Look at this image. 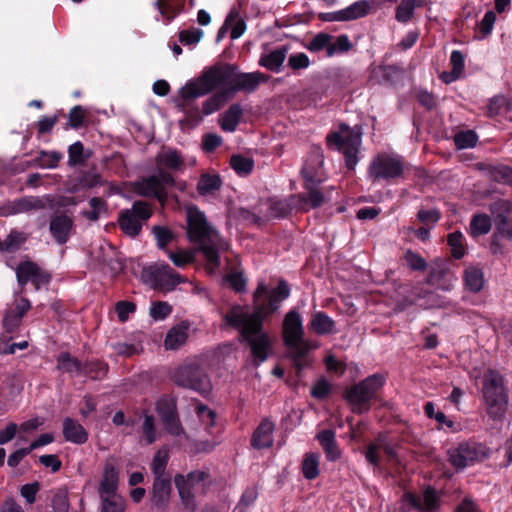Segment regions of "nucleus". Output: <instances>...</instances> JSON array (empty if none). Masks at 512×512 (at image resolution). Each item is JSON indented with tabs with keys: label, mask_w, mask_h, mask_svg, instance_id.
<instances>
[{
	"label": "nucleus",
	"mask_w": 512,
	"mask_h": 512,
	"mask_svg": "<svg viewBox=\"0 0 512 512\" xmlns=\"http://www.w3.org/2000/svg\"><path fill=\"white\" fill-rule=\"evenodd\" d=\"M223 87L230 98L239 92H251L256 88V72L240 73L234 64H215L180 88L176 107L184 113V121L190 126L201 122V114L195 100Z\"/></svg>",
	"instance_id": "obj_1"
},
{
	"label": "nucleus",
	"mask_w": 512,
	"mask_h": 512,
	"mask_svg": "<svg viewBox=\"0 0 512 512\" xmlns=\"http://www.w3.org/2000/svg\"><path fill=\"white\" fill-rule=\"evenodd\" d=\"M186 234L195 251L203 255L210 272L220 267V251L225 242L218 230L208 221L205 213L196 205L186 209Z\"/></svg>",
	"instance_id": "obj_2"
},
{
	"label": "nucleus",
	"mask_w": 512,
	"mask_h": 512,
	"mask_svg": "<svg viewBox=\"0 0 512 512\" xmlns=\"http://www.w3.org/2000/svg\"><path fill=\"white\" fill-rule=\"evenodd\" d=\"M289 295L290 289L284 280H280L278 286L271 289L258 284V362L268 358L273 344V338L261 330V322L276 312Z\"/></svg>",
	"instance_id": "obj_3"
},
{
	"label": "nucleus",
	"mask_w": 512,
	"mask_h": 512,
	"mask_svg": "<svg viewBox=\"0 0 512 512\" xmlns=\"http://www.w3.org/2000/svg\"><path fill=\"white\" fill-rule=\"evenodd\" d=\"M283 338L289 357L299 373L309 365L307 357L316 344L304 339V328L301 315L296 310L289 311L283 321Z\"/></svg>",
	"instance_id": "obj_4"
},
{
	"label": "nucleus",
	"mask_w": 512,
	"mask_h": 512,
	"mask_svg": "<svg viewBox=\"0 0 512 512\" xmlns=\"http://www.w3.org/2000/svg\"><path fill=\"white\" fill-rule=\"evenodd\" d=\"M226 325L239 332V341L245 343L250 350L248 363L256 366V307L252 312L241 305H234L223 316Z\"/></svg>",
	"instance_id": "obj_5"
},
{
	"label": "nucleus",
	"mask_w": 512,
	"mask_h": 512,
	"mask_svg": "<svg viewBox=\"0 0 512 512\" xmlns=\"http://www.w3.org/2000/svg\"><path fill=\"white\" fill-rule=\"evenodd\" d=\"M482 394L488 416L493 421H502L508 408V394L498 372L488 370L484 373Z\"/></svg>",
	"instance_id": "obj_6"
},
{
	"label": "nucleus",
	"mask_w": 512,
	"mask_h": 512,
	"mask_svg": "<svg viewBox=\"0 0 512 512\" xmlns=\"http://www.w3.org/2000/svg\"><path fill=\"white\" fill-rule=\"evenodd\" d=\"M326 140L329 148L343 154L347 168L354 170L359 161L358 155L362 144L361 128H350L346 124H341L338 131L327 135Z\"/></svg>",
	"instance_id": "obj_7"
},
{
	"label": "nucleus",
	"mask_w": 512,
	"mask_h": 512,
	"mask_svg": "<svg viewBox=\"0 0 512 512\" xmlns=\"http://www.w3.org/2000/svg\"><path fill=\"white\" fill-rule=\"evenodd\" d=\"M171 380L179 387L191 389L207 398L212 391V384L206 371L195 362H185L171 373Z\"/></svg>",
	"instance_id": "obj_8"
},
{
	"label": "nucleus",
	"mask_w": 512,
	"mask_h": 512,
	"mask_svg": "<svg viewBox=\"0 0 512 512\" xmlns=\"http://www.w3.org/2000/svg\"><path fill=\"white\" fill-rule=\"evenodd\" d=\"M141 279L154 290L164 292H171L177 285L187 281L166 262H156L144 267L141 271Z\"/></svg>",
	"instance_id": "obj_9"
},
{
	"label": "nucleus",
	"mask_w": 512,
	"mask_h": 512,
	"mask_svg": "<svg viewBox=\"0 0 512 512\" xmlns=\"http://www.w3.org/2000/svg\"><path fill=\"white\" fill-rule=\"evenodd\" d=\"M152 215L153 209L148 202L136 200L130 209H123L119 212L117 222L126 236L135 238L141 233L143 224Z\"/></svg>",
	"instance_id": "obj_10"
},
{
	"label": "nucleus",
	"mask_w": 512,
	"mask_h": 512,
	"mask_svg": "<svg viewBox=\"0 0 512 512\" xmlns=\"http://www.w3.org/2000/svg\"><path fill=\"white\" fill-rule=\"evenodd\" d=\"M383 384L384 377L374 374L352 386L346 393V399L353 406V412L363 413L368 411L370 400Z\"/></svg>",
	"instance_id": "obj_11"
},
{
	"label": "nucleus",
	"mask_w": 512,
	"mask_h": 512,
	"mask_svg": "<svg viewBox=\"0 0 512 512\" xmlns=\"http://www.w3.org/2000/svg\"><path fill=\"white\" fill-rule=\"evenodd\" d=\"M405 163L398 155L378 154L369 164L368 176L372 181L399 178L405 171Z\"/></svg>",
	"instance_id": "obj_12"
},
{
	"label": "nucleus",
	"mask_w": 512,
	"mask_h": 512,
	"mask_svg": "<svg viewBox=\"0 0 512 512\" xmlns=\"http://www.w3.org/2000/svg\"><path fill=\"white\" fill-rule=\"evenodd\" d=\"M487 455L486 447L475 442H462L448 450L450 464L459 470L484 460Z\"/></svg>",
	"instance_id": "obj_13"
},
{
	"label": "nucleus",
	"mask_w": 512,
	"mask_h": 512,
	"mask_svg": "<svg viewBox=\"0 0 512 512\" xmlns=\"http://www.w3.org/2000/svg\"><path fill=\"white\" fill-rule=\"evenodd\" d=\"M155 410L167 433L174 437L185 434L177 409V397L162 395L156 402Z\"/></svg>",
	"instance_id": "obj_14"
},
{
	"label": "nucleus",
	"mask_w": 512,
	"mask_h": 512,
	"mask_svg": "<svg viewBox=\"0 0 512 512\" xmlns=\"http://www.w3.org/2000/svg\"><path fill=\"white\" fill-rule=\"evenodd\" d=\"M304 189L306 193L292 196L294 207L298 211L306 212L310 208L320 207L325 202V194L317 188L315 179H318L317 172H309L308 169L303 170Z\"/></svg>",
	"instance_id": "obj_15"
},
{
	"label": "nucleus",
	"mask_w": 512,
	"mask_h": 512,
	"mask_svg": "<svg viewBox=\"0 0 512 512\" xmlns=\"http://www.w3.org/2000/svg\"><path fill=\"white\" fill-rule=\"evenodd\" d=\"M403 509H417L422 512H432L438 508L439 496L433 488H427L421 496L406 493L402 499Z\"/></svg>",
	"instance_id": "obj_16"
},
{
	"label": "nucleus",
	"mask_w": 512,
	"mask_h": 512,
	"mask_svg": "<svg viewBox=\"0 0 512 512\" xmlns=\"http://www.w3.org/2000/svg\"><path fill=\"white\" fill-rule=\"evenodd\" d=\"M133 190L139 196L156 199L162 206L168 201L167 190L159 189L158 179L154 175L142 177L134 182Z\"/></svg>",
	"instance_id": "obj_17"
},
{
	"label": "nucleus",
	"mask_w": 512,
	"mask_h": 512,
	"mask_svg": "<svg viewBox=\"0 0 512 512\" xmlns=\"http://www.w3.org/2000/svg\"><path fill=\"white\" fill-rule=\"evenodd\" d=\"M30 308L31 303L27 298L17 299L14 307L7 310L4 316L3 327L5 331L9 334L15 333L21 325L22 318Z\"/></svg>",
	"instance_id": "obj_18"
},
{
	"label": "nucleus",
	"mask_w": 512,
	"mask_h": 512,
	"mask_svg": "<svg viewBox=\"0 0 512 512\" xmlns=\"http://www.w3.org/2000/svg\"><path fill=\"white\" fill-rule=\"evenodd\" d=\"M73 220L65 213L55 214L50 219L49 230L53 239L60 245H64L70 238L73 229Z\"/></svg>",
	"instance_id": "obj_19"
},
{
	"label": "nucleus",
	"mask_w": 512,
	"mask_h": 512,
	"mask_svg": "<svg viewBox=\"0 0 512 512\" xmlns=\"http://www.w3.org/2000/svg\"><path fill=\"white\" fill-rule=\"evenodd\" d=\"M171 490L172 486L170 477H155L151 497L153 506L157 507L159 510H163L168 503Z\"/></svg>",
	"instance_id": "obj_20"
},
{
	"label": "nucleus",
	"mask_w": 512,
	"mask_h": 512,
	"mask_svg": "<svg viewBox=\"0 0 512 512\" xmlns=\"http://www.w3.org/2000/svg\"><path fill=\"white\" fill-rule=\"evenodd\" d=\"M62 426L63 437L66 441L77 445L85 444L88 441L89 434L87 430L77 420L66 417Z\"/></svg>",
	"instance_id": "obj_21"
},
{
	"label": "nucleus",
	"mask_w": 512,
	"mask_h": 512,
	"mask_svg": "<svg viewBox=\"0 0 512 512\" xmlns=\"http://www.w3.org/2000/svg\"><path fill=\"white\" fill-rule=\"evenodd\" d=\"M119 471L112 463H106L103 476L99 486V495L101 497L118 495Z\"/></svg>",
	"instance_id": "obj_22"
},
{
	"label": "nucleus",
	"mask_w": 512,
	"mask_h": 512,
	"mask_svg": "<svg viewBox=\"0 0 512 512\" xmlns=\"http://www.w3.org/2000/svg\"><path fill=\"white\" fill-rule=\"evenodd\" d=\"M370 6L366 1H358L349 7L334 12L330 15V21H349L365 16Z\"/></svg>",
	"instance_id": "obj_23"
},
{
	"label": "nucleus",
	"mask_w": 512,
	"mask_h": 512,
	"mask_svg": "<svg viewBox=\"0 0 512 512\" xmlns=\"http://www.w3.org/2000/svg\"><path fill=\"white\" fill-rule=\"evenodd\" d=\"M189 323L181 322L173 326L166 334L164 346L167 350H176L186 343L188 339Z\"/></svg>",
	"instance_id": "obj_24"
},
{
	"label": "nucleus",
	"mask_w": 512,
	"mask_h": 512,
	"mask_svg": "<svg viewBox=\"0 0 512 512\" xmlns=\"http://www.w3.org/2000/svg\"><path fill=\"white\" fill-rule=\"evenodd\" d=\"M316 438L322 446L329 461H336L339 459L341 453L337 446L335 432L333 430H322L316 435Z\"/></svg>",
	"instance_id": "obj_25"
},
{
	"label": "nucleus",
	"mask_w": 512,
	"mask_h": 512,
	"mask_svg": "<svg viewBox=\"0 0 512 512\" xmlns=\"http://www.w3.org/2000/svg\"><path fill=\"white\" fill-rule=\"evenodd\" d=\"M185 2L186 0H156L154 5L166 22L170 23L184 10Z\"/></svg>",
	"instance_id": "obj_26"
},
{
	"label": "nucleus",
	"mask_w": 512,
	"mask_h": 512,
	"mask_svg": "<svg viewBox=\"0 0 512 512\" xmlns=\"http://www.w3.org/2000/svg\"><path fill=\"white\" fill-rule=\"evenodd\" d=\"M219 88L220 90L218 92L214 93L206 101H204L202 109L198 107L201 114V120L203 119L204 115H210L221 109L230 99V96L225 91V89L223 87Z\"/></svg>",
	"instance_id": "obj_27"
},
{
	"label": "nucleus",
	"mask_w": 512,
	"mask_h": 512,
	"mask_svg": "<svg viewBox=\"0 0 512 512\" xmlns=\"http://www.w3.org/2000/svg\"><path fill=\"white\" fill-rule=\"evenodd\" d=\"M464 284L471 292H479L485 283L484 274L481 268L470 265L464 270Z\"/></svg>",
	"instance_id": "obj_28"
},
{
	"label": "nucleus",
	"mask_w": 512,
	"mask_h": 512,
	"mask_svg": "<svg viewBox=\"0 0 512 512\" xmlns=\"http://www.w3.org/2000/svg\"><path fill=\"white\" fill-rule=\"evenodd\" d=\"M91 156L90 151H85L81 141H76L68 147V166L78 167L86 165Z\"/></svg>",
	"instance_id": "obj_29"
},
{
	"label": "nucleus",
	"mask_w": 512,
	"mask_h": 512,
	"mask_svg": "<svg viewBox=\"0 0 512 512\" xmlns=\"http://www.w3.org/2000/svg\"><path fill=\"white\" fill-rule=\"evenodd\" d=\"M311 329L318 335L335 332V322L324 312H316L311 319Z\"/></svg>",
	"instance_id": "obj_30"
},
{
	"label": "nucleus",
	"mask_w": 512,
	"mask_h": 512,
	"mask_svg": "<svg viewBox=\"0 0 512 512\" xmlns=\"http://www.w3.org/2000/svg\"><path fill=\"white\" fill-rule=\"evenodd\" d=\"M39 269L40 266L31 260L20 262L16 268L18 284L24 288L29 281L32 282Z\"/></svg>",
	"instance_id": "obj_31"
},
{
	"label": "nucleus",
	"mask_w": 512,
	"mask_h": 512,
	"mask_svg": "<svg viewBox=\"0 0 512 512\" xmlns=\"http://www.w3.org/2000/svg\"><path fill=\"white\" fill-rule=\"evenodd\" d=\"M221 186L222 179L218 174L204 173L197 183V191L200 195L205 196L220 190Z\"/></svg>",
	"instance_id": "obj_32"
},
{
	"label": "nucleus",
	"mask_w": 512,
	"mask_h": 512,
	"mask_svg": "<svg viewBox=\"0 0 512 512\" xmlns=\"http://www.w3.org/2000/svg\"><path fill=\"white\" fill-rule=\"evenodd\" d=\"M82 374L88 376L92 380H102L109 370V366L102 360H90L82 364Z\"/></svg>",
	"instance_id": "obj_33"
},
{
	"label": "nucleus",
	"mask_w": 512,
	"mask_h": 512,
	"mask_svg": "<svg viewBox=\"0 0 512 512\" xmlns=\"http://www.w3.org/2000/svg\"><path fill=\"white\" fill-rule=\"evenodd\" d=\"M174 483L176 488L178 489L179 496L184 507L190 512H194L196 510V503L194 500V495L192 493L191 487L184 486L183 475L177 474L174 477Z\"/></svg>",
	"instance_id": "obj_34"
},
{
	"label": "nucleus",
	"mask_w": 512,
	"mask_h": 512,
	"mask_svg": "<svg viewBox=\"0 0 512 512\" xmlns=\"http://www.w3.org/2000/svg\"><path fill=\"white\" fill-rule=\"evenodd\" d=\"M156 162L159 166L168 168L170 170H178L184 165L183 158L175 149H169L163 153L158 154L156 157Z\"/></svg>",
	"instance_id": "obj_35"
},
{
	"label": "nucleus",
	"mask_w": 512,
	"mask_h": 512,
	"mask_svg": "<svg viewBox=\"0 0 512 512\" xmlns=\"http://www.w3.org/2000/svg\"><path fill=\"white\" fill-rule=\"evenodd\" d=\"M45 208V200L38 196H25L15 201V213H27Z\"/></svg>",
	"instance_id": "obj_36"
},
{
	"label": "nucleus",
	"mask_w": 512,
	"mask_h": 512,
	"mask_svg": "<svg viewBox=\"0 0 512 512\" xmlns=\"http://www.w3.org/2000/svg\"><path fill=\"white\" fill-rule=\"evenodd\" d=\"M62 158L63 154L58 151L40 150L33 162L40 168L54 169Z\"/></svg>",
	"instance_id": "obj_37"
},
{
	"label": "nucleus",
	"mask_w": 512,
	"mask_h": 512,
	"mask_svg": "<svg viewBox=\"0 0 512 512\" xmlns=\"http://www.w3.org/2000/svg\"><path fill=\"white\" fill-rule=\"evenodd\" d=\"M286 54L285 47L273 50L268 55L262 56L260 64L271 71L278 72L285 61Z\"/></svg>",
	"instance_id": "obj_38"
},
{
	"label": "nucleus",
	"mask_w": 512,
	"mask_h": 512,
	"mask_svg": "<svg viewBox=\"0 0 512 512\" xmlns=\"http://www.w3.org/2000/svg\"><path fill=\"white\" fill-rule=\"evenodd\" d=\"M28 239L25 232L13 229L7 237L1 242L0 250L5 252H14L18 250Z\"/></svg>",
	"instance_id": "obj_39"
},
{
	"label": "nucleus",
	"mask_w": 512,
	"mask_h": 512,
	"mask_svg": "<svg viewBox=\"0 0 512 512\" xmlns=\"http://www.w3.org/2000/svg\"><path fill=\"white\" fill-rule=\"evenodd\" d=\"M82 362L69 352H61L57 357V369L63 373L82 372Z\"/></svg>",
	"instance_id": "obj_40"
},
{
	"label": "nucleus",
	"mask_w": 512,
	"mask_h": 512,
	"mask_svg": "<svg viewBox=\"0 0 512 512\" xmlns=\"http://www.w3.org/2000/svg\"><path fill=\"white\" fill-rule=\"evenodd\" d=\"M319 462V454L314 452L305 454L301 467L305 479L313 480L318 477L320 473Z\"/></svg>",
	"instance_id": "obj_41"
},
{
	"label": "nucleus",
	"mask_w": 512,
	"mask_h": 512,
	"mask_svg": "<svg viewBox=\"0 0 512 512\" xmlns=\"http://www.w3.org/2000/svg\"><path fill=\"white\" fill-rule=\"evenodd\" d=\"M242 114V109L239 104H232L225 112L224 117L220 122L221 129L227 132H233Z\"/></svg>",
	"instance_id": "obj_42"
},
{
	"label": "nucleus",
	"mask_w": 512,
	"mask_h": 512,
	"mask_svg": "<svg viewBox=\"0 0 512 512\" xmlns=\"http://www.w3.org/2000/svg\"><path fill=\"white\" fill-rule=\"evenodd\" d=\"M450 64L452 66V73H443L441 79L445 83H450L456 80L464 70V55L458 50H454L450 56Z\"/></svg>",
	"instance_id": "obj_43"
},
{
	"label": "nucleus",
	"mask_w": 512,
	"mask_h": 512,
	"mask_svg": "<svg viewBox=\"0 0 512 512\" xmlns=\"http://www.w3.org/2000/svg\"><path fill=\"white\" fill-rule=\"evenodd\" d=\"M322 165H323L322 152L319 148H316L310 153L308 160L305 162L304 166L301 169V174L303 175V170L306 168L311 173L317 172L318 179H315V184H319L320 182L323 181Z\"/></svg>",
	"instance_id": "obj_44"
},
{
	"label": "nucleus",
	"mask_w": 512,
	"mask_h": 512,
	"mask_svg": "<svg viewBox=\"0 0 512 512\" xmlns=\"http://www.w3.org/2000/svg\"><path fill=\"white\" fill-rule=\"evenodd\" d=\"M152 233L155 236L157 247L167 253L168 245L176 239L175 233L170 228L159 225L152 228Z\"/></svg>",
	"instance_id": "obj_45"
},
{
	"label": "nucleus",
	"mask_w": 512,
	"mask_h": 512,
	"mask_svg": "<svg viewBox=\"0 0 512 512\" xmlns=\"http://www.w3.org/2000/svg\"><path fill=\"white\" fill-rule=\"evenodd\" d=\"M273 431L274 424L268 419H263L258 425V449L272 446Z\"/></svg>",
	"instance_id": "obj_46"
},
{
	"label": "nucleus",
	"mask_w": 512,
	"mask_h": 512,
	"mask_svg": "<svg viewBox=\"0 0 512 512\" xmlns=\"http://www.w3.org/2000/svg\"><path fill=\"white\" fill-rule=\"evenodd\" d=\"M230 166L239 176L245 177L253 171L254 161L251 158L236 154L231 156Z\"/></svg>",
	"instance_id": "obj_47"
},
{
	"label": "nucleus",
	"mask_w": 512,
	"mask_h": 512,
	"mask_svg": "<svg viewBox=\"0 0 512 512\" xmlns=\"http://www.w3.org/2000/svg\"><path fill=\"white\" fill-rule=\"evenodd\" d=\"M423 0H401L396 9V19L399 22H408L416 7L422 6Z\"/></svg>",
	"instance_id": "obj_48"
},
{
	"label": "nucleus",
	"mask_w": 512,
	"mask_h": 512,
	"mask_svg": "<svg viewBox=\"0 0 512 512\" xmlns=\"http://www.w3.org/2000/svg\"><path fill=\"white\" fill-rule=\"evenodd\" d=\"M89 205L91 210L83 211L82 216L92 222L98 221L100 214L107 211V202L101 197L90 198Z\"/></svg>",
	"instance_id": "obj_49"
},
{
	"label": "nucleus",
	"mask_w": 512,
	"mask_h": 512,
	"mask_svg": "<svg viewBox=\"0 0 512 512\" xmlns=\"http://www.w3.org/2000/svg\"><path fill=\"white\" fill-rule=\"evenodd\" d=\"M269 216L278 218L284 217L290 213L292 209H295L292 201V196L289 200H271L269 201Z\"/></svg>",
	"instance_id": "obj_50"
},
{
	"label": "nucleus",
	"mask_w": 512,
	"mask_h": 512,
	"mask_svg": "<svg viewBox=\"0 0 512 512\" xmlns=\"http://www.w3.org/2000/svg\"><path fill=\"white\" fill-rule=\"evenodd\" d=\"M491 229L490 217L485 214L475 215L470 223V230L473 236L487 234Z\"/></svg>",
	"instance_id": "obj_51"
},
{
	"label": "nucleus",
	"mask_w": 512,
	"mask_h": 512,
	"mask_svg": "<svg viewBox=\"0 0 512 512\" xmlns=\"http://www.w3.org/2000/svg\"><path fill=\"white\" fill-rule=\"evenodd\" d=\"M142 438L147 445L153 444L157 439V430L155 426V418L153 415L145 413L142 424Z\"/></svg>",
	"instance_id": "obj_52"
},
{
	"label": "nucleus",
	"mask_w": 512,
	"mask_h": 512,
	"mask_svg": "<svg viewBox=\"0 0 512 512\" xmlns=\"http://www.w3.org/2000/svg\"><path fill=\"white\" fill-rule=\"evenodd\" d=\"M101 512H124L125 499L120 495L101 497Z\"/></svg>",
	"instance_id": "obj_53"
},
{
	"label": "nucleus",
	"mask_w": 512,
	"mask_h": 512,
	"mask_svg": "<svg viewBox=\"0 0 512 512\" xmlns=\"http://www.w3.org/2000/svg\"><path fill=\"white\" fill-rule=\"evenodd\" d=\"M447 241L454 258L460 259L465 255L464 236L461 232L455 231L450 233Z\"/></svg>",
	"instance_id": "obj_54"
},
{
	"label": "nucleus",
	"mask_w": 512,
	"mask_h": 512,
	"mask_svg": "<svg viewBox=\"0 0 512 512\" xmlns=\"http://www.w3.org/2000/svg\"><path fill=\"white\" fill-rule=\"evenodd\" d=\"M496 22V14L494 11H487L482 18V20L478 24L477 32L479 33L476 36L478 39H484L488 37L493 30L494 24Z\"/></svg>",
	"instance_id": "obj_55"
},
{
	"label": "nucleus",
	"mask_w": 512,
	"mask_h": 512,
	"mask_svg": "<svg viewBox=\"0 0 512 512\" xmlns=\"http://www.w3.org/2000/svg\"><path fill=\"white\" fill-rule=\"evenodd\" d=\"M478 137L472 130L461 131L454 136V142L458 149L472 148L477 144Z\"/></svg>",
	"instance_id": "obj_56"
},
{
	"label": "nucleus",
	"mask_w": 512,
	"mask_h": 512,
	"mask_svg": "<svg viewBox=\"0 0 512 512\" xmlns=\"http://www.w3.org/2000/svg\"><path fill=\"white\" fill-rule=\"evenodd\" d=\"M85 119V110L82 106L76 105L72 107L68 113V122L65 126V129L72 128V129H79L83 126Z\"/></svg>",
	"instance_id": "obj_57"
},
{
	"label": "nucleus",
	"mask_w": 512,
	"mask_h": 512,
	"mask_svg": "<svg viewBox=\"0 0 512 512\" xmlns=\"http://www.w3.org/2000/svg\"><path fill=\"white\" fill-rule=\"evenodd\" d=\"M223 282L232 288L236 293L244 292L246 289V279L240 272H232L224 276Z\"/></svg>",
	"instance_id": "obj_58"
},
{
	"label": "nucleus",
	"mask_w": 512,
	"mask_h": 512,
	"mask_svg": "<svg viewBox=\"0 0 512 512\" xmlns=\"http://www.w3.org/2000/svg\"><path fill=\"white\" fill-rule=\"evenodd\" d=\"M172 306L165 301H156L152 303L150 316L156 320H164L172 313Z\"/></svg>",
	"instance_id": "obj_59"
},
{
	"label": "nucleus",
	"mask_w": 512,
	"mask_h": 512,
	"mask_svg": "<svg viewBox=\"0 0 512 512\" xmlns=\"http://www.w3.org/2000/svg\"><path fill=\"white\" fill-rule=\"evenodd\" d=\"M114 352L123 357H132L139 354L142 347L139 344L127 343V342H116L112 344Z\"/></svg>",
	"instance_id": "obj_60"
},
{
	"label": "nucleus",
	"mask_w": 512,
	"mask_h": 512,
	"mask_svg": "<svg viewBox=\"0 0 512 512\" xmlns=\"http://www.w3.org/2000/svg\"><path fill=\"white\" fill-rule=\"evenodd\" d=\"M167 255L170 258V260L173 262V264L177 267L183 268L186 265L193 263L195 261V255L193 252L189 251H178V252H172L167 251Z\"/></svg>",
	"instance_id": "obj_61"
},
{
	"label": "nucleus",
	"mask_w": 512,
	"mask_h": 512,
	"mask_svg": "<svg viewBox=\"0 0 512 512\" xmlns=\"http://www.w3.org/2000/svg\"><path fill=\"white\" fill-rule=\"evenodd\" d=\"M332 37L326 33H319L307 44V49L311 52H319L323 49L328 51V47L331 45Z\"/></svg>",
	"instance_id": "obj_62"
},
{
	"label": "nucleus",
	"mask_w": 512,
	"mask_h": 512,
	"mask_svg": "<svg viewBox=\"0 0 512 512\" xmlns=\"http://www.w3.org/2000/svg\"><path fill=\"white\" fill-rule=\"evenodd\" d=\"M79 184L83 188L91 189L103 184L102 177L95 171H85L79 177Z\"/></svg>",
	"instance_id": "obj_63"
},
{
	"label": "nucleus",
	"mask_w": 512,
	"mask_h": 512,
	"mask_svg": "<svg viewBox=\"0 0 512 512\" xmlns=\"http://www.w3.org/2000/svg\"><path fill=\"white\" fill-rule=\"evenodd\" d=\"M203 36L204 32L199 28L182 30L179 32V41L183 45H193L197 44Z\"/></svg>",
	"instance_id": "obj_64"
}]
</instances>
